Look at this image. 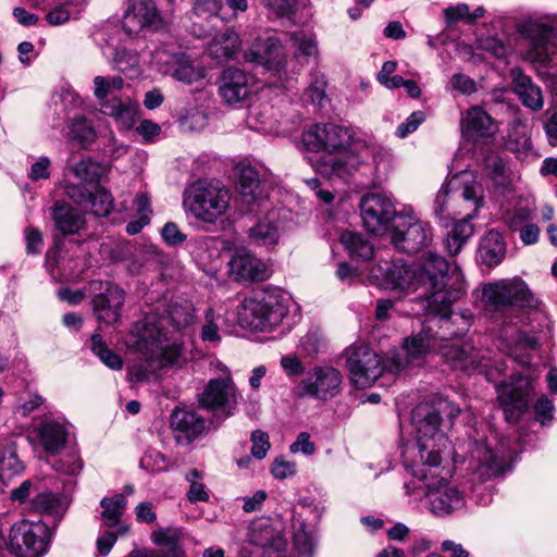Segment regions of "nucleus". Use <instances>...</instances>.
I'll use <instances>...</instances> for the list:
<instances>
[{"mask_svg": "<svg viewBox=\"0 0 557 557\" xmlns=\"http://www.w3.org/2000/svg\"><path fill=\"white\" fill-rule=\"evenodd\" d=\"M230 273L237 281H263L267 277L265 264L248 252H236L228 262Z\"/></svg>", "mask_w": 557, "mask_h": 557, "instance_id": "obj_32", "label": "nucleus"}, {"mask_svg": "<svg viewBox=\"0 0 557 557\" xmlns=\"http://www.w3.org/2000/svg\"><path fill=\"white\" fill-rule=\"evenodd\" d=\"M253 210L252 207L251 211ZM256 222L248 230L250 242L263 247L277 245L285 230L286 214L281 209L271 207L270 202L267 209L256 207Z\"/></svg>", "mask_w": 557, "mask_h": 557, "instance_id": "obj_19", "label": "nucleus"}, {"mask_svg": "<svg viewBox=\"0 0 557 557\" xmlns=\"http://www.w3.org/2000/svg\"><path fill=\"white\" fill-rule=\"evenodd\" d=\"M219 315L212 308H209L205 314V323L201 329V339L205 342H219L221 339L218 325Z\"/></svg>", "mask_w": 557, "mask_h": 557, "instance_id": "obj_54", "label": "nucleus"}, {"mask_svg": "<svg viewBox=\"0 0 557 557\" xmlns=\"http://www.w3.org/2000/svg\"><path fill=\"white\" fill-rule=\"evenodd\" d=\"M360 212L362 223L368 232L382 235L393 226L392 222L398 221L399 213L396 211L392 198L385 194L371 193L361 198Z\"/></svg>", "mask_w": 557, "mask_h": 557, "instance_id": "obj_16", "label": "nucleus"}, {"mask_svg": "<svg viewBox=\"0 0 557 557\" xmlns=\"http://www.w3.org/2000/svg\"><path fill=\"white\" fill-rule=\"evenodd\" d=\"M463 125L470 134L485 136L493 132L492 117L481 108L473 107L467 112Z\"/></svg>", "mask_w": 557, "mask_h": 557, "instance_id": "obj_42", "label": "nucleus"}, {"mask_svg": "<svg viewBox=\"0 0 557 557\" xmlns=\"http://www.w3.org/2000/svg\"><path fill=\"white\" fill-rule=\"evenodd\" d=\"M96 138L95 129L91 123L85 117L73 120L70 129V139L79 147H86Z\"/></svg>", "mask_w": 557, "mask_h": 557, "instance_id": "obj_46", "label": "nucleus"}, {"mask_svg": "<svg viewBox=\"0 0 557 557\" xmlns=\"http://www.w3.org/2000/svg\"><path fill=\"white\" fill-rule=\"evenodd\" d=\"M270 17L290 18L295 14L297 0H261Z\"/></svg>", "mask_w": 557, "mask_h": 557, "instance_id": "obj_49", "label": "nucleus"}, {"mask_svg": "<svg viewBox=\"0 0 557 557\" xmlns=\"http://www.w3.org/2000/svg\"><path fill=\"white\" fill-rule=\"evenodd\" d=\"M126 497L123 494H116L112 497L101 499V518L107 527H117L126 508Z\"/></svg>", "mask_w": 557, "mask_h": 557, "instance_id": "obj_41", "label": "nucleus"}, {"mask_svg": "<svg viewBox=\"0 0 557 557\" xmlns=\"http://www.w3.org/2000/svg\"><path fill=\"white\" fill-rule=\"evenodd\" d=\"M286 313V308L273 296L245 298L237 309L240 326L258 332H267L278 325Z\"/></svg>", "mask_w": 557, "mask_h": 557, "instance_id": "obj_9", "label": "nucleus"}, {"mask_svg": "<svg viewBox=\"0 0 557 557\" xmlns=\"http://www.w3.org/2000/svg\"><path fill=\"white\" fill-rule=\"evenodd\" d=\"M55 228L63 235L78 233L84 227V214L65 201H55L51 209Z\"/></svg>", "mask_w": 557, "mask_h": 557, "instance_id": "obj_34", "label": "nucleus"}, {"mask_svg": "<svg viewBox=\"0 0 557 557\" xmlns=\"http://www.w3.org/2000/svg\"><path fill=\"white\" fill-rule=\"evenodd\" d=\"M218 84L219 96L228 106L244 104L256 92L253 76L234 66L222 71Z\"/></svg>", "mask_w": 557, "mask_h": 557, "instance_id": "obj_22", "label": "nucleus"}, {"mask_svg": "<svg viewBox=\"0 0 557 557\" xmlns=\"http://www.w3.org/2000/svg\"><path fill=\"white\" fill-rule=\"evenodd\" d=\"M420 288L426 296L425 310L438 312L460 299L467 289L462 272L436 252L428 251L416 261Z\"/></svg>", "mask_w": 557, "mask_h": 557, "instance_id": "obj_6", "label": "nucleus"}, {"mask_svg": "<svg viewBox=\"0 0 557 557\" xmlns=\"http://www.w3.org/2000/svg\"><path fill=\"white\" fill-rule=\"evenodd\" d=\"M231 190L216 180H198L185 191L183 206L197 222L215 224L231 206Z\"/></svg>", "mask_w": 557, "mask_h": 557, "instance_id": "obj_7", "label": "nucleus"}, {"mask_svg": "<svg viewBox=\"0 0 557 557\" xmlns=\"http://www.w3.org/2000/svg\"><path fill=\"white\" fill-rule=\"evenodd\" d=\"M162 18L152 0H135L128 5L122 20L123 29L128 35H138L144 29H158Z\"/></svg>", "mask_w": 557, "mask_h": 557, "instance_id": "obj_26", "label": "nucleus"}, {"mask_svg": "<svg viewBox=\"0 0 557 557\" xmlns=\"http://www.w3.org/2000/svg\"><path fill=\"white\" fill-rule=\"evenodd\" d=\"M91 350L99 357V359L110 369L120 370L123 367L122 358L113 350L109 349L106 343L102 341L100 334H94L91 336Z\"/></svg>", "mask_w": 557, "mask_h": 557, "instance_id": "obj_44", "label": "nucleus"}, {"mask_svg": "<svg viewBox=\"0 0 557 557\" xmlns=\"http://www.w3.org/2000/svg\"><path fill=\"white\" fill-rule=\"evenodd\" d=\"M508 136V147L510 150L520 151L531 148L530 136L528 135L525 126L522 124H515Z\"/></svg>", "mask_w": 557, "mask_h": 557, "instance_id": "obj_52", "label": "nucleus"}, {"mask_svg": "<svg viewBox=\"0 0 557 557\" xmlns=\"http://www.w3.org/2000/svg\"><path fill=\"white\" fill-rule=\"evenodd\" d=\"M271 472L275 479L284 480L296 473V463L278 457L273 461Z\"/></svg>", "mask_w": 557, "mask_h": 557, "instance_id": "obj_63", "label": "nucleus"}, {"mask_svg": "<svg viewBox=\"0 0 557 557\" xmlns=\"http://www.w3.org/2000/svg\"><path fill=\"white\" fill-rule=\"evenodd\" d=\"M339 240L354 257L362 260H369L373 257V245L359 233L345 231L341 234Z\"/></svg>", "mask_w": 557, "mask_h": 557, "instance_id": "obj_40", "label": "nucleus"}, {"mask_svg": "<svg viewBox=\"0 0 557 557\" xmlns=\"http://www.w3.org/2000/svg\"><path fill=\"white\" fill-rule=\"evenodd\" d=\"M219 367L223 375L208 381L198 396V401L202 408L228 418L236 413L242 395L231 371L225 366L219 364Z\"/></svg>", "mask_w": 557, "mask_h": 557, "instance_id": "obj_10", "label": "nucleus"}, {"mask_svg": "<svg viewBox=\"0 0 557 557\" xmlns=\"http://www.w3.org/2000/svg\"><path fill=\"white\" fill-rule=\"evenodd\" d=\"M51 160L48 157H40L30 166L28 177L36 182L39 180H48L50 177Z\"/></svg>", "mask_w": 557, "mask_h": 557, "instance_id": "obj_64", "label": "nucleus"}, {"mask_svg": "<svg viewBox=\"0 0 557 557\" xmlns=\"http://www.w3.org/2000/svg\"><path fill=\"white\" fill-rule=\"evenodd\" d=\"M169 465L168 459L156 449L146 450L140 459V467L150 473L165 471Z\"/></svg>", "mask_w": 557, "mask_h": 557, "instance_id": "obj_51", "label": "nucleus"}, {"mask_svg": "<svg viewBox=\"0 0 557 557\" xmlns=\"http://www.w3.org/2000/svg\"><path fill=\"white\" fill-rule=\"evenodd\" d=\"M244 58L247 62L263 65L268 71L280 77L286 63L282 44L276 37L256 39L245 51Z\"/></svg>", "mask_w": 557, "mask_h": 557, "instance_id": "obj_25", "label": "nucleus"}, {"mask_svg": "<svg viewBox=\"0 0 557 557\" xmlns=\"http://www.w3.org/2000/svg\"><path fill=\"white\" fill-rule=\"evenodd\" d=\"M343 375L332 366H315L311 368L296 386L299 397H311L329 400L342 392Z\"/></svg>", "mask_w": 557, "mask_h": 557, "instance_id": "obj_14", "label": "nucleus"}, {"mask_svg": "<svg viewBox=\"0 0 557 557\" xmlns=\"http://www.w3.org/2000/svg\"><path fill=\"white\" fill-rule=\"evenodd\" d=\"M50 274L55 281H76L81 277L83 269L75 260L63 261L62 270H55L49 267Z\"/></svg>", "mask_w": 557, "mask_h": 557, "instance_id": "obj_55", "label": "nucleus"}, {"mask_svg": "<svg viewBox=\"0 0 557 557\" xmlns=\"http://www.w3.org/2000/svg\"><path fill=\"white\" fill-rule=\"evenodd\" d=\"M451 305L447 308L433 312L426 310L433 318L429 321V326H433L438 343H446L456 339L470 327V317L450 310Z\"/></svg>", "mask_w": 557, "mask_h": 557, "instance_id": "obj_29", "label": "nucleus"}, {"mask_svg": "<svg viewBox=\"0 0 557 557\" xmlns=\"http://www.w3.org/2000/svg\"><path fill=\"white\" fill-rule=\"evenodd\" d=\"M480 257L482 262L488 267L497 265L502 262L506 247L500 233L490 231L481 240Z\"/></svg>", "mask_w": 557, "mask_h": 557, "instance_id": "obj_38", "label": "nucleus"}, {"mask_svg": "<svg viewBox=\"0 0 557 557\" xmlns=\"http://www.w3.org/2000/svg\"><path fill=\"white\" fill-rule=\"evenodd\" d=\"M351 154L357 157L359 164L349 173V177L360 173L364 176H372L374 182L381 183L392 169L391 152L376 143L356 139Z\"/></svg>", "mask_w": 557, "mask_h": 557, "instance_id": "obj_17", "label": "nucleus"}, {"mask_svg": "<svg viewBox=\"0 0 557 557\" xmlns=\"http://www.w3.org/2000/svg\"><path fill=\"white\" fill-rule=\"evenodd\" d=\"M438 354L455 370L485 372L488 367L486 357L470 341L454 339L442 343L438 346Z\"/></svg>", "mask_w": 557, "mask_h": 557, "instance_id": "obj_20", "label": "nucleus"}, {"mask_svg": "<svg viewBox=\"0 0 557 557\" xmlns=\"http://www.w3.org/2000/svg\"><path fill=\"white\" fill-rule=\"evenodd\" d=\"M174 437L180 444H189L201 435L206 429L202 417L191 410L175 408L170 418Z\"/></svg>", "mask_w": 557, "mask_h": 557, "instance_id": "obj_30", "label": "nucleus"}, {"mask_svg": "<svg viewBox=\"0 0 557 557\" xmlns=\"http://www.w3.org/2000/svg\"><path fill=\"white\" fill-rule=\"evenodd\" d=\"M513 90L527 108L533 111H539L543 108L544 98L541 88L521 72H515Z\"/></svg>", "mask_w": 557, "mask_h": 557, "instance_id": "obj_36", "label": "nucleus"}, {"mask_svg": "<svg viewBox=\"0 0 557 557\" xmlns=\"http://www.w3.org/2000/svg\"><path fill=\"white\" fill-rule=\"evenodd\" d=\"M124 87V79L119 76H101L94 78V96L98 100L100 111L113 117L124 128H131L138 111V103L129 97H112Z\"/></svg>", "mask_w": 557, "mask_h": 557, "instance_id": "obj_8", "label": "nucleus"}, {"mask_svg": "<svg viewBox=\"0 0 557 557\" xmlns=\"http://www.w3.org/2000/svg\"><path fill=\"white\" fill-rule=\"evenodd\" d=\"M32 507L37 512L61 518L69 507V499L63 494L45 491L32 499Z\"/></svg>", "mask_w": 557, "mask_h": 557, "instance_id": "obj_37", "label": "nucleus"}, {"mask_svg": "<svg viewBox=\"0 0 557 557\" xmlns=\"http://www.w3.org/2000/svg\"><path fill=\"white\" fill-rule=\"evenodd\" d=\"M53 468L60 473L76 475L83 468V461L76 453H71L57 460Z\"/></svg>", "mask_w": 557, "mask_h": 557, "instance_id": "obj_56", "label": "nucleus"}, {"mask_svg": "<svg viewBox=\"0 0 557 557\" xmlns=\"http://www.w3.org/2000/svg\"><path fill=\"white\" fill-rule=\"evenodd\" d=\"M440 344L433 326L426 325L419 333L412 334L404 341L406 359L399 354H392L386 368L389 372L398 373L406 368L407 363L421 360L432 351L438 352Z\"/></svg>", "mask_w": 557, "mask_h": 557, "instance_id": "obj_21", "label": "nucleus"}, {"mask_svg": "<svg viewBox=\"0 0 557 557\" xmlns=\"http://www.w3.org/2000/svg\"><path fill=\"white\" fill-rule=\"evenodd\" d=\"M498 399L508 421H516L529 408L531 381L522 375H513L510 384H499Z\"/></svg>", "mask_w": 557, "mask_h": 557, "instance_id": "obj_24", "label": "nucleus"}, {"mask_svg": "<svg viewBox=\"0 0 557 557\" xmlns=\"http://www.w3.org/2000/svg\"><path fill=\"white\" fill-rule=\"evenodd\" d=\"M554 51L555 47L553 44L548 41H539L530 49L528 58L534 63L545 64L550 61Z\"/></svg>", "mask_w": 557, "mask_h": 557, "instance_id": "obj_57", "label": "nucleus"}, {"mask_svg": "<svg viewBox=\"0 0 557 557\" xmlns=\"http://www.w3.org/2000/svg\"><path fill=\"white\" fill-rule=\"evenodd\" d=\"M441 470V474L430 472L425 478L418 479L425 481L430 510L436 516L444 517L461 509L466 502L462 492L447 482L450 470L442 466Z\"/></svg>", "mask_w": 557, "mask_h": 557, "instance_id": "obj_12", "label": "nucleus"}, {"mask_svg": "<svg viewBox=\"0 0 557 557\" xmlns=\"http://www.w3.org/2000/svg\"><path fill=\"white\" fill-rule=\"evenodd\" d=\"M482 301L491 311H500L507 307L519 306L528 310V317L506 313L497 329L499 349L507 355L518 358V349H535L539 338L533 331H524L522 326L532 320L542 318L541 301L532 294L524 281L519 277L503 278L487 283L482 288Z\"/></svg>", "mask_w": 557, "mask_h": 557, "instance_id": "obj_2", "label": "nucleus"}, {"mask_svg": "<svg viewBox=\"0 0 557 557\" xmlns=\"http://www.w3.org/2000/svg\"><path fill=\"white\" fill-rule=\"evenodd\" d=\"M347 368L354 385L358 388L371 386L384 369L388 370L382 367L380 356L363 345L350 347L347 350Z\"/></svg>", "mask_w": 557, "mask_h": 557, "instance_id": "obj_18", "label": "nucleus"}, {"mask_svg": "<svg viewBox=\"0 0 557 557\" xmlns=\"http://www.w3.org/2000/svg\"><path fill=\"white\" fill-rule=\"evenodd\" d=\"M50 530L41 520H22L13 524L9 536V550L15 557H42L50 540Z\"/></svg>", "mask_w": 557, "mask_h": 557, "instance_id": "obj_11", "label": "nucleus"}, {"mask_svg": "<svg viewBox=\"0 0 557 557\" xmlns=\"http://www.w3.org/2000/svg\"><path fill=\"white\" fill-rule=\"evenodd\" d=\"M483 187L471 171H460L438 190L434 212L440 220L454 221L445 238L449 253L457 255L473 233L470 220L483 205Z\"/></svg>", "mask_w": 557, "mask_h": 557, "instance_id": "obj_4", "label": "nucleus"}, {"mask_svg": "<svg viewBox=\"0 0 557 557\" xmlns=\"http://www.w3.org/2000/svg\"><path fill=\"white\" fill-rule=\"evenodd\" d=\"M508 465L509 456L494 451L483 442H474L470 467L479 480L486 481L504 473Z\"/></svg>", "mask_w": 557, "mask_h": 557, "instance_id": "obj_27", "label": "nucleus"}, {"mask_svg": "<svg viewBox=\"0 0 557 557\" xmlns=\"http://www.w3.org/2000/svg\"><path fill=\"white\" fill-rule=\"evenodd\" d=\"M91 211L95 215L107 216L113 210L114 200L112 195L104 188L98 187L92 193L89 200Z\"/></svg>", "mask_w": 557, "mask_h": 557, "instance_id": "obj_48", "label": "nucleus"}, {"mask_svg": "<svg viewBox=\"0 0 557 557\" xmlns=\"http://www.w3.org/2000/svg\"><path fill=\"white\" fill-rule=\"evenodd\" d=\"M354 141L350 131L336 124H313L301 134V143L306 150L321 152L313 168L330 178H347L359 164L354 157Z\"/></svg>", "mask_w": 557, "mask_h": 557, "instance_id": "obj_5", "label": "nucleus"}, {"mask_svg": "<svg viewBox=\"0 0 557 557\" xmlns=\"http://www.w3.org/2000/svg\"><path fill=\"white\" fill-rule=\"evenodd\" d=\"M392 239L399 250L413 253L431 245L433 232L429 223L417 219L412 209L406 208L399 212Z\"/></svg>", "mask_w": 557, "mask_h": 557, "instance_id": "obj_13", "label": "nucleus"}, {"mask_svg": "<svg viewBox=\"0 0 557 557\" xmlns=\"http://www.w3.org/2000/svg\"><path fill=\"white\" fill-rule=\"evenodd\" d=\"M199 473L196 469H193L186 475L187 481L190 482V487L187 493V497L190 502H206L209 498L208 493L205 491L203 484L196 481Z\"/></svg>", "mask_w": 557, "mask_h": 557, "instance_id": "obj_61", "label": "nucleus"}, {"mask_svg": "<svg viewBox=\"0 0 557 557\" xmlns=\"http://www.w3.org/2000/svg\"><path fill=\"white\" fill-rule=\"evenodd\" d=\"M485 169L496 185L506 186L508 182L506 163L496 154H490L484 160Z\"/></svg>", "mask_w": 557, "mask_h": 557, "instance_id": "obj_50", "label": "nucleus"}, {"mask_svg": "<svg viewBox=\"0 0 557 557\" xmlns=\"http://www.w3.org/2000/svg\"><path fill=\"white\" fill-rule=\"evenodd\" d=\"M238 190L243 202L248 206L268 208L269 198L263 191L259 172L255 166L239 168Z\"/></svg>", "mask_w": 557, "mask_h": 557, "instance_id": "obj_31", "label": "nucleus"}, {"mask_svg": "<svg viewBox=\"0 0 557 557\" xmlns=\"http://www.w3.org/2000/svg\"><path fill=\"white\" fill-rule=\"evenodd\" d=\"M325 86L326 82L323 75L314 76L308 88L305 90V100L317 106H322L323 100L326 98Z\"/></svg>", "mask_w": 557, "mask_h": 557, "instance_id": "obj_53", "label": "nucleus"}, {"mask_svg": "<svg viewBox=\"0 0 557 557\" xmlns=\"http://www.w3.org/2000/svg\"><path fill=\"white\" fill-rule=\"evenodd\" d=\"M459 413V407L446 399L435 407H419L413 411L417 442L403 450L404 465L413 476L441 474L442 453L448 446L445 429L451 428Z\"/></svg>", "mask_w": 557, "mask_h": 557, "instance_id": "obj_3", "label": "nucleus"}, {"mask_svg": "<svg viewBox=\"0 0 557 557\" xmlns=\"http://www.w3.org/2000/svg\"><path fill=\"white\" fill-rule=\"evenodd\" d=\"M26 240V251L29 255H37L41 251L44 239L38 228L28 226L24 231Z\"/></svg>", "mask_w": 557, "mask_h": 557, "instance_id": "obj_62", "label": "nucleus"}, {"mask_svg": "<svg viewBox=\"0 0 557 557\" xmlns=\"http://www.w3.org/2000/svg\"><path fill=\"white\" fill-rule=\"evenodd\" d=\"M240 38L234 30L227 29L215 36L208 44V54L218 62L233 59L239 51Z\"/></svg>", "mask_w": 557, "mask_h": 557, "instance_id": "obj_35", "label": "nucleus"}, {"mask_svg": "<svg viewBox=\"0 0 557 557\" xmlns=\"http://www.w3.org/2000/svg\"><path fill=\"white\" fill-rule=\"evenodd\" d=\"M37 438L40 446L48 454H58L65 447L69 437L66 426L52 419L44 420L36 428Z\"/></svg>", "mask_w": 557, "mask_h": 557, "instance_id": "obj_33", "label": "nucleus"}, {"mask_svg": "<svg viewBox=\"0 0 557 557\" xmlns=\"http://www.w3.org/2000/svg\"><path fill=\"white\" fill-rule=\"evenodd\" d=\"M425 120V114L422 111H414L412 112L408 119L400 123L396 128V136L398 138H405L409 134L417 131L419 125Z\"/></svg>", "mask_w": 557, "mask_h": 557, "instance_id": "obj_60", "label": "nucleus"}, {"mask_svg": "<svg viewBox=\"0 0 557 557\" xmlns=\"http://www.w3.org/2000/svg\"><path fill=\"white\" fill-rule=\"evenodd\" d=\"M101 292L92 299L97 319L107 325L115 324L121 319L124 305V290L111 282H99Z\"/></svg>", "mask_w": 557, "mask_h": 557, "instance_id": "obj_28", "label": "nucleus"}, {"mask_svg": "<svg viewBox=\"0 0 557 557\" xmlns=\"http://www.w3.org/2000/svg\"><path fill=\"white\" fill-rule=\"evenodd\" d=\"M114 67L134 77L139 73V55L133 50L126 48L117 49L113 59Z\"/></svg>", "mask_w": 557, "mask_h": 557, "instance_id": "obj_45", "label": "nucleus"}, {"mask_svg": "<svg viewBox=\"0 0 557 557\" xmlns=\"http://www.w3.org/2000/svg\"><path fill=\"white\" fill-rule=\"evenodd\" d=\"M445 23L448 26L455 25L461 21L469 24V5L467 3H458L449 5L443 11Z\"/></svg>", "mask_w": 557, "mask_h": 557, "instance_id": "obj_58", "label": "nucleus"}, {"mask_svg": "<svg viewBox=\"0 0 557 557\" xmlns=\"http://www.w3.org/2000/svg\"><path fill=\"white\" fill-rule=\"evenodd\" d=\"M416 263L380 261L370 270V278L381 288L399 292H417L420 288Z\"/></svg>", "mask_w": 557, "mask_h": 557, "instance_id": "obj_15", "label": "nucleus"}, {"mask_svg": "<svg viewBox=\"0 0 557 557\" xmlns=\"http://www.w3.org/2000/svg\"><path fill=\"white\" fill-rule=\"evenodd\" d=\"M250 440L252 442L251 455L258 459H263L271 447L268 434L261 430H256L251 433Z\"/></svg>", "mask_w": 557, "mask_h": 557, "instance_id": "obj_59", "label": "nucleus"}, {"mask_svg": "<svg viewBox=\"0 0 557 557\" xmlns=\"http://www.w3.org/2000/svg\"><path fill=\"white\" fill-rule=\"evenodd\" d=\"M24 467L12 443H0V481L7 482L20 474Z\"/></svg>", "mask_w": 557, "mask_h": 557, "instance_id": "obj_39", "label": "nucleus"}, {"mask_svg": "<svg viewBox=\"0 0 557 557\" xmlns=\"http://www.w3.org/2000/svg\"><path fill=\"white\" fill-rule=\"evenodd\" d=\"M290 40L295 47L296 58H305V61L308 63L309 59L318 57V42L314 36L296 32L290 35Z\"/></svg>", "mask_w": 557, "mask_h": 557, "instance_id": "obj_43", "label": "nucleus"}, {"mask_svg": "<svg viewBox=\"0 0 557 557\" xmlns=\"http://www.w3.org/2000/svg\"><path fill=\"white\" fill-rule=\"evenodd\" d=\"M71 171L77 178L88 183L98 182L102 175V166L90 158L82 159L71 166Z\"/></svg>", "mask_w": 557, "mask_h": 557, "instance_id": "obj_47", "label": "nucleus"}, {"mask_svg": "<svg viewBox=\"0 0 557 557\" xmlns=\"http://www.w3.org/2000/svg\"><path fill=\"white\" fill-rule=\"evenodd\" d=\"M194 320V310L188 304L171 305L168 315L146 313L133 330V348L138 358L127 368L128 380L134 383L150 382L162 370L183 368L187 362L185 348L182 342L169 334L166 327L172 324L176 330H183Z\"/></svg>", "mask_w": 557, "mask_h": 557, "instance_id": "obj_1", "label": "nucleus"}, {"mask_svg": "<svg viewBox=\"0 0 557 557\" xmlns=\"http://www.w3.org/2000/svg\"><path fill=\"white\" fill-rule=\"evenodd\" d=\"M153 63L159 72L170 74L174 79L184 84H193L206 77L207 71L196 64L185 54H170L165 50H157L153 54Z\"/></svg>", "mask_w": 557, "mask_h": 557, "instance_id": "obj_23", "label": "nucleus"}]
</instances>
